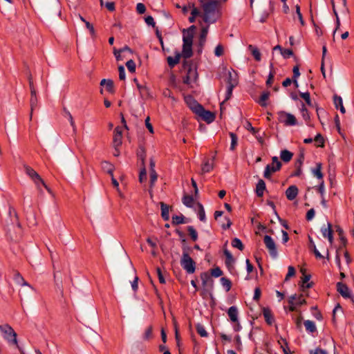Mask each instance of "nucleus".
Instances as JSON below:
<instances>
[{
    "mask_svg": "<svg viewBox=\"0 0 354 354\" xmlns=\"http://www.w3.org/2000/svg\"><path fill=\"white\" fill-rule=\"evenodd\" d=\"M333 101L336 109H339V107L343 106L342 98L340 96L335 95L333 97Z\"/></svg>",
    "mask_w": 354,
    "mask_h": 354,
    "instance_id": "56",
    "label": "nucleus"
},
{
    "mask_svg": "<svg viewBox=\"0 0 354 354\" xmlns=\"http://www.w3.org/2000/svg\"><path fill=\"white\" fill-rule=\"evenodd\" d=\"M13 279L15 280V283H17L18 285L27 286L31 288L30 284L25 281L22 275L17 270L14 271Z\"/></svg>",
    "mask_w": 354,
    "mask_h": 354,
    "instance_id": "17",
    "label": "nucleus"
},
{
    "mask_svg": "<svg viewBox=\"0 0 354 354\" xmlns=\"http://www.w3.org/2000/svg\"><path fill=\"white\" fill-rule=\"evenodd\" d=\"M181 55L180 53H177L174 57H168L167 58V61L168 63V65L170 68L174 67L177 64H178L180 61Z\"/></svg>",
    "mask_w": 354,
    "mask_h": 354,
    "instance_id": "25",
    "label": "nucleus"
},
{
    "mask_svg": "<svg viewBox=\"0 0 354 354\" xmlns=\"http://www.w3.org/2000/svg\"><path fill=\"white\" fill-rule=\"evenodd\" d=\"M211 274L214 277H219L223 275V271L221 270L219 267H216L210 270Z\"/></svg>",
    "mask_w": 354,
    "mask_h": 354,
    "instance_id": "50",
    "label": "nucleus"
},
{
    "mask_svg": "<svg viewBox=\"0 0 354 354\" xmlns=\"http://www.w3.org/2000/svg\"><path fill=\"white\" fill-rule=\"evenodd\" d=\"M157 179H158V174L156 172L150 173L149 193H150V196L151 198L153 197V195L152 194V192H153L152 188H153L155 183L156 182Z\"/></svg>",
    "mask_w": 354,
    "mask_h": 354,
    "instance_id": "33",
    "label": "nucleus"
},
{
    "mask_svg": "<svg viewBox=\"0 0 354 354\" xmlns=\"http://www.w3.org/2000/svg\"><path fill=\"white\" fill-rule=\"evenodd\" d=\"M293 156V153L288 150L284 149L281 151L280 157L281 160L285 162L290 161Z\"/></svg>",
    "mask_w": 354,
    "mask_h": 354,
    "instance_id": "27",
    "label": "nucleus"
},
{
    "mask_svg": "<svg viewBox=\"0 0 354 354\" xmlns=\"http://www.w3.org/2000/svg\"><path fill=\"white\" fill-rule=\"evenodd\" d=\"M321 232L322 233V235L324 238H328L329 232H330V234H333V230L332 228V224L330 223H327V227H322L321 229Z\"/></svg>",
    "mask_w": 354,
    "mask_h": 354,
    "instance_id": "38",
    "label": "nucleus"
},
{
    "mask_svg": "<svg viewBox=\"0 0 354 354\" xmlns=\"http://www.w3.org/2000/svg\"><path fill=\"white\" fill-rule=\"evenodd\" d=\"M200 277L203 287L207 286L208 281H210V287L211 288H213V280L211 279V276L207 272H201Z\"/></svg>",
    "mask_w": 354,
    "mask_h": 354,
    "instance_id": "20",
    "label": "nucleus"
},
{
    "mask_svg": "<svg viewBox=\"0 0 354 354\" xmlns=\"http://www.w3.org/2000/svg\"><path fill=\"white\" fill-rule=\"evenodd\" d=\"M295 272H296V271H295V268L292 266H290L288 267V273L285 277V281H288V280H289V279L290 277L295 276Z\"/></svg>",
    "mask_w": 354,
    "mask_h": 354,
    "instance_id": "57",
    "label": "nucleus"
},
{
    "mask_svg": "<svg viewBox=\"0 0 354 354\" xmlns=\"http://www.w3.org/2000/svg\"><path fill=\"white\" fill-rule=\"evenodd\" d=\"M220 281L222 286L225 288L226 292L230 290L232 284V281L226 277H221Z\"/></svg>",
    "mask_w": 354,
    "mask_h": 354,
    "instance_id": "36",
    "label": "nucleus"
},
{
    "mask_svg": "<svg viewBox=\"0 0 354 354\" xmlns=\"http://www.w3.org/2000/svg\"><path fill=\"white\" fill-rule=\"evenodd\" d=\"M160 208H161V216L162 219L165 221H167L169 220V209L171 208V206L163 203L160 202Z\"/></svg>",
    "mask_w": 354,
    "mask_h": 354,
    "instance_id": "15",
    "label": "nucleus"
},
{
    "mask_svg": "<svg viewBox=\"0 0 354 354\" xmlns=\"http://www.w3.org/2000/svg\"><path fill=\"white\" fill-rule=\"evenodd\" d=\"M30 111H31L30 118L31 119L32 115V111L37 107V104H38L37 97H30Z\"/></svg>",
    "mask_w": 354,
    "mask_h": 354,
    "instance_id": "45",
    "label": "nucleus"
},
{
    "mask_svg": "<svg viewBox=\"0 0 354 354\" xmlns=\"http://www.w3.org/2000/svg\"><path fill=\"white\" fill-rule=\"evenodd\" d=\"M174 329H175V339L176 341V346L178 348V349L180 347V336L178 332V328L176 323H174Z\"/></svg>",
    "mask_w": 354,
    "mask_h": 354,
    "instance_id": "49",
    "label": "nucleus"
},
{
    "mask_svg": "<svg viewBox=\"0 0 354 354\" xmlns=\"http://www.w3.org/2000/svg\"><path fill=\"white\" fill-rule=\"evenodd\" d=\"M270 93L269 91H264L261 93L258 103L263 107L267 106L268 104L266 101L268 100Z\"/></svg>",
    "mask_w": 354,
    "mask_h": 354,
    "instance_id": "28",
    "label": "nucleus"
},
{
    "mask_svg": "<svg viewBox=\"0 0 354 354\" xmlns=\"http://www.w3.org/2000/svg\"><path fill=\"white\" fill-rule=\"evenodd\" d=\"M261 291L260 288L259 287H257L254 289V296H253V299L254 301H259L260 297H261Z\"/></svg>",
    "mask_w": 354,
    "mask_h": 354,
    "instance_id": "64",
    "label": "nucleus"
},
{
    "mask_svg": "<svg viewBox=\"0 0 354 354\" xmlns=\"http://www.w3.org/2000/svg\"><path fill=\"white\" fill-rule=\"evenodd\" d=\"M314 140L317 143L318 147H324V140L321 134L318 133Z\"/></svg>",
    "mask_w": 354,
    "mask_h": 354,
    "instance_id": "58",
    "label": "nucleus"
},
{
    "mask_svg": "<svg viewBox=\"0 0 354 354\" xmlns=\"http://www.w3.org/2000/svg\"><path fill=\"white\" fill-rule=\"evenodd\" d=\"M235 85L232 82L231 80V74L230 73V77L227 80V90L225 92V97L224 102H226L230 99L232 95V91L234 88Z\"/></svg>",
    "mask_w": 354,
    "mask_h": 354,
    "instance_id": "19",
    "label": "nucleus"
},
{
    "mask_svg": "<svg viewBox=\"0 0 354 354\" xmlns=\"http://www.w3.org/2000/svg\"><path fill=\"white\" fill-rule=\"evenodd\" d=\"M293 76H292V81L293 83H297V79L299 77L300 73H299V66L296 65L293 67Z\"/></svg>",
    "mask_w": 354,
    "mask_h": 354,
    "instance_id": "55",
    "label": "nucleus"
},
{
    "mask_svg": "<svg viewBox=\"0 0 354 354\" xmlns=\"http://www.w3.org/2000/svg\"><path fill=\"white\" fill-rule=\"evenodd\" d=\"M185 217L183 215L178 216L175 215L172 216V224L174 225H177L180 224L185 223Z\"/></svg>",
    "mask_w": 354,
    "mask_h": 354,
    "instance_id": "43",
    "label": "nucleus"
},
{
    "mask_svg": "<svg viewBox=\"0 0 354 354\" xmlns=\"http://www.w3.org/2000/svg\"><path fill=\"white\" fill-rule=\"evenodd\" d=\"M136 10L139 14H143L146 11L145 6L142 3H138L136 6Z\"/></svg>",
    "mask_w": 354,
    "mask_h": 354,
    "instance_id": "63",
    "label": "nucleus"
},
{
    "mask_svg": "<svg viewBox=\"0 0 354 354\" xmlns=\"http://www.w3.org/2000/svg\"><path fill=\"white\" fill-rule=\"evenodd\" d=\"M232 246L242 251L244 249V245L239 238H234L232 240Z\"/></svg>",
    "mask_w": 354,
    "mask_h": 354,
    "instance_id": "39",
    "label": "nucleus"
},
{
    "mask_svg": "<svg viewBox=\"0 0 354 354\" xmlns=\"http://www.w3.org/2000/svg\"><path fill=\"white\" fill-rule=\"evenodd\" d=\"M281 167V162L279 160L277 156L272 158V164L267 165L264 172L263 177L266 179H270L273 173L279 171Z\"/></svg>",
    "mask_w": 354,
    "mask_h": 354,
    "instance_id": "5",
    "label": "nucleus"
},
{
    "mask_svg": "<svg viewBox=\"0 0 354 354\" xmlns=\"http://www.w3.org/2000/svg\"><path fill=\"white\" fill-rule=\"evenodd\" d=\"M223 253L224 255L225 256V266L229 270H230L231 268H233L232 264L234 263L235 259H234L232 254L228 250L225 249L223 250Z\"/></svg>",
    "mask_w": 354,
    "mask_h": 354,
    "instance_id": "16",
    "label": "nucleus"
},
{
    "mask_svg": "<svg viewBox=\"0 0 354 354\" xmlns=\"http://www.w3.org/2000/svg\"><path fill=\"white\" fill-rule=\"evenodd\" d=\"M187 75L192 80L193 82L196 81L198 77V73L195 68H193L191 66H189Z\"/></svg>",
    "mask_w": 354,
    "mask_h": 354,
    "instance_id": "42",
    "label": "nucleus"
},
{
    "mask_svg": "<svg viewBox=\"0 0 354 354\" xmlns=\"http://www.w3.org/2000/svg\"><path fill=\"white\" fill-rule=\"evenodd\" d=\"M298 194V188L296 185L290 186L286 191L287 199H295Z\"/></svg>",
    "mask_w": 354,
    "mask_h": 354,
    "instance_id": "18",
    "label": "nucleus"
},
{
    "mask_svg": "<svg viewBox=\"0 0 354 354\" xmlns=\"http://www.w3.org/2000/svg\"><path fill=\"white\" fill-rule=\"evenodd\" d=\"M262 313L267 324L271 326L274 322V318L270 308L268 307H263Z\"/></svg>",
    "mask_w": 354,
    "mask_h": 354,
    "instance_id": "12",
    "label": "nucleus"
},
{
    "mask_svg": "<svg viewBox=\"0 0 354 354\" xmlns=\"http://www.w3.org/2000/svg\"><path fill=\"white\" fill-rule=\"evenodd\" d=\"M300 97H302L308 106H312L311 99L309 92L300 93Z\"/></svg>",
    "mask_w": 354,
    "mask_h": 354,
    "instance_id": "51",
    "label": "nucleus"
},
{
    "mask_svg": "<svg viewBox=\"0 0 354 354\" xmlns=\"http://www.w3.org/2000/svg\"><path fill=\"white\" fill-rule=\"evenodd\" d=\"M152 331H153V327H152V326H149L146 329V330L144 333L143 339L145 340H149V339H151L153 337Z\"/></svg>",
    "mask_w": 354,
    "mask_h": 354,
    "instance_id": "48",
    "label": "nucleus"
},
{
    "mask_svg": "<svg viewBox=\"0 0 354 354\" xmlns=\"http://www.w3.org/2000/svg\"><path fill=\"white\" fill-rule=\"evenodd\" d=\"M208 28L209 26H207L206 27H203L201 29L199 38V43L201 46L203 45L206 41V37L208 33Z\"/></svg>",
    "mask_w": 354,
    "mask_h": 354,
    "instance_id": "35",
    "label": "nucleus"
},
{
    "mask_svg": "<svg viewBox=\"0 0 354 354\" xmlns=\"http://www.w3.org/2000/svg\"><path fill=\"white\" fill-rule=\"evenodd\" d=\"M196 330L197 333L200 335L201 337H207L208 333H207L204 326L201 324L198 323L196 325Z\"/></svg>",
    "mask_w": 354,
    "mask_h": 354,
    "instance_id": "41",
    "label": "nucleus"
},
{
    "mask_svg": "<svg viewBox=\"0 0 354 354\" xmlns=\"http://www.w3.org/2000/svg\"><path fill=\"white\" fill-rule=\"evenodd\" d=\"M194 113L200 116L204 121L211 123L215 120V115L210 111L205 110L204 107L196 101L193 102L190 106Z\"/></svg>",
    "mask_w": 354,
    "mask_h": 354,
    "instance_id": "3",
    "label": "nucleus"
},
{
    "mask_svg": "<svg viewBox=\"0 0 354 354\" xmlns=\"http://www.w3.org/2000/svg\"><path fill=\"white\" fill-rule=\"evenodd\" d=\"M263 242L266 245V248L268 250L270 255L275 259L278 256L277 249L273 239L269 236L266 235L263 238Z\"/></svg>",
    "mask_w": 354,
    "mask_h": 354,
    "instance_id": "10",
    "label": "nucleus"
},
{
    "mask_svg": "<svg viewBox=\"0 0 354 354\" xmlns=\"http://www.w3.org/2000/svg\"><path fill=\"white\" fill-rule=\"evenodd\" d=\"M229 135L231 138L230 150L234 151L238 143V138L237 136L233 132H230Z\"/></svg>",
    "mask_w": 354,
    "mask_h": 354,
    "instance_id": "40",
    "label": "nucleus"
},
{
    "mask_svg": "<svg viewBox=\"0 0 354 354\" xmlns=\"http://www.w3.org/2000/svg\"><path fill=\"white\" fill-rule=\"evenodd\" d=\"M183 50L181 55L185 58H189L193 55L192 51V44L193 39H191V37H183Z\"/></svg>",
    "mask_w": 354,
    "mask_h": 354,
    "instance_id": "9",
    "label": "nucleus"
},
{
    "mask_svg": "<svg viewBox=\"0 0 354 354\" xmlns=\"http://www.w3.org/2000/svg\"><path fill=\"white\" fill-rule=\"evenodd\" d=\"M337 290L344 298H349L353 301V295L346 284L338 282L337 283Z\"/></svg>",
    "mask_w": 354,
    "mask_h": 354,
    "instance_id": "11",
    "label": "nucleus"
},
{
    "mask_svg": "<svg viewBox=\"0 0 354 354\" xmlns=\"http://www.w3.org/2000/svg\"><path fill=\"white\" fill-rule=\"evenodd\" d=\"M203 8V20L207 24L215 23L221 17L218 0H201Z\"/></svg>",
    "mask_w": 354,
    "mask_h": 354,
    "instance_id": "1",
    "label": "nucleus"
},
{
    "mask_svg": "<svg viewBox=\"0 0 354 354\" xmlns=\"http://www.w3.org/2000/svg\"><path fill=\"white\" fill-rule=\"evenodd\" d=\"M63 111H64V117L67 118L70 122V124L71 125V127H73V131H75V129H76V126H75V121L73 120V118L71 115V113H70V111L66 109V108H64L63 109Z\"/></svg>",
    "mask_w": 354,
    "mask_h": 354,
    "instance_id": "34",
    "label": "nucleus"
},
{
    "mask_svg": "<svg viewBox=\"0 0 354 354\" xmlns=\"http://www.w3.org/2000/svg\"><path fill=\"white\" fill-rule=\"evenodd\" d=\"M322 165L320 162L316 163V166L315 168L312 169V172L315 176H316L318 179L323 178V174L322 172Z\"/></svg>",
    "mask_w": 354,
    "mask_h": 354,
    "instance_id": "29",
    "label": "nucleus"
},
{
    "mask_svg": "<svg viewBox=\"0 0 354 354\" xmlns=\"http://www.w3.org/2000/svg\"><path fill=\"white\" fill-rule=\"evenodd\" d=\"M227 313V315H228L231 322H238L239 311H238V308L236 306H230L228 308Z\"/></svg>",
    "mask_w": 354,
    "mask_h": 354,
    "instance_id": "13",
    "label": "nucleus"
},
{
    "mask_svg": "<svg viewBox=\"0 0 354 354\" xmlns=\"http://www.w3.org/2000/svg\"><path fill=\"white\" fill-rule=\"evenodd\" d=\"M335 230L339 237L342 247H346L347 244V239L344 235L343 229L339 225H335Z\"/></svg>",
    "mask_w": 354,
    "mask_h": 354,
    "instance_id": "22",
    "label": "nucleus"
},
{
    "mask_svg": "<svg viewBox=\"0 0 354 354\" xmlns=\"http://www.w3.org/2000/svg\"><path fill=\"white\" fill-rule=\"evenodd\" d=\"M304 324L306 330L308 332L313 333L317 331V328H316V326H315V324L314 323V322L310 321V320H306V321H304Z\"/></svg>",
    "mask_w": 354,
    "mask_h": 354,
    "instance_id": "30",
    "label": "nucleus"
},
{
    "mask_svg": "<svg viewBox=\"0 0 354 354\" xmlns=\"http://www.w3.org/2000/svg\"><path fill=\"white\" fill-rule=\"evenodd\" d=\"M223 54V47L221 44L217 45L214 50V55L217 57H221Z\"/></svg>",
    "mask_w": 354,
    "mask_h": 354,
    "instance_id": "60",
    "label": "nucleus"
},
{
    "mask_svg": "<svg viewBox=\"0 0 354 354\" xmlns=\"http://www.w3.org/2000/svg\"><path fill=\"white\" fill-rule=\"evenodd\" d=\"M248 48L249 50H250L251 53L254 57V59L258 62L260 61L261 59V55L259 49L256 46H254L252 45H249Z\"/></svg>",
    "mask_w": 354,
    "mask_h": 354,
    "instance_id": "32",
    "label": "nucleus"
},
{
    "mask_svg": "<svg viewBox=\"0 0 354 354\" xmlns=\"http://www.w3.org/2000/svg\"><path fill=\"white\" fill-rule=\"evenodd\" d=\"M126 66L127 67L129 72L134 73L136 71V63L133 59L127 61L126 63Z\"/></svg>",
    "mask_w": 354,
    "mask_h": 354,
    "instance_id": "54",
    "label": "nucleus"
},
{
    "mask_svg": "<svg viewBox=\"0 0 354 354\" xmlns=\"http://www.w3.org/2000/svg\"><path fill=\"white\" fill-rule=\"evenodd\" d=\"M195 29L196 26L192 25L187 30H184L183 37H191V39H193Z\"/></svg>",
    "mask_w": 354,
    "mask_h": 354,
    "instance_id": "46",
    "label": "nucleus"
},
{
    "mask_svg": "<svg viewBox=\"0 0 354 354\" xmlns=\"http://www.w3.org/2000/svg\"><path fill=\"white\" fill-rule=\"evenodd\" d=\"M180 266L187 274H194L196 269V263L190 256L185 254L180 258Z\"/></svg>",
    "mask_w": 354,
    "mask_h": 354,
    "instance_id": "6",
    "label": "nucleus"
},
{
    "mask_svg": "<svg viewBox=\"0 0 354 354\" xmlns=\"http://www.w3.org/2000/svg\"><path fill=\"white\" fill-rule=\"evenodd\" d=\"M270 71L268 80L266 81V85L268 86H271V84H272L273 79H274V74H275L274 71H273L274 66H273L272 63H270Z\"/></svg>",
    "mask_w": 354,
    "mask_h": 354,
    "instance_id": "44",
    "label": "nucleus"
},
{
    "mask_svg": "<svg viewBox=\"0 0 354 354\" xmlns=\"http://www.w3.org/2000/svg\"><path fill=\"white\" fill-rule=\"evenodd\" d=\"M156 272H157V274H158V280H159V282L162 284H164L165 283V277L162 273V270L161 269L158 267L156 268Z\"/></svg>",
    "mask_w": 354,
    "mask_h": 354,
    "instance_id": "61",
    "label": "nucleus"
},
{
    "mask_svg": "<svg viewBox=\"0 0 354 354\" xmlns=\"http://www.w3.org/2000/svg\"><path fill=\"white\" fill-rule=\"evenodd\" d=\"M301 113L303 118L306 121L308 122L310 120V115L308 113V109L305 106L304 104L302 103L301 108Z\"/></svg>",
    "mask_w": 354,
    "mask_h": 354,
    "instance_id": "47",
    "label": "nucleus"
},
{
    "mask_svg": "<svg viewBox=\"0 0 354 354\" xmlns=\"http://www.w3.org/2000/svg\"><path fill=\"white\" fill-rule=\"evenodd\" d=\"M101 167L105 172L108 173L111 176L113 175L114 167L109 162L102 161L101 162Z\"/></svg>",
    "mask_w": 354,
    "mask_h": 354,
    "instance_id": "24",
    "label": "nucleus"
},
{
    "mask_svg": "<svg viewBox=\"0 0 354 354\" xmlns=\"http://www.w3.org/2000/svg\"><path fill=\"white\" fill-rule=\"evenodd\" d=\"M315 211L313 208H311L310 209L307 213H306V221H311L314 216H315Z\"/></svg>",
    "mask_w": 354,
    "mask_h": 354,
    "instance_id": "59",
    "label": "nucleus"
},
{
    "mask_svg": "<svg viewBox=\"0 0 354 354\" xmlns=\"http://www.w3.org/2000/svg\"><path fill=\"white\" fill-rule=\"evenodd\" d=\"M215 158V156L212 157V159L210 160L209 159H207L204 161V162L202 165L201 169L203 173H207L209 172L211 170L213 169V162Z\"/></svg>",
    "mask_w": 354,
    "mask_h": 354,
    "instance_id": "21",
    "label": "nucleus"
},
{
    "mask_svg": "<svg viewBox=\"0 0 354 354\" xmlns=\"http://www.w3.org/2000/svg\"><path fill=\"white\" fill-rule=\"evenodd\" d=\"M147 180V170L145 167H142L139 174V181L143 183Z\"/></svg>",
    "mask_w": 354,
    "mask_h": 354,
    "instance_id": "52",
    "label": "nucleus"
},
{
    "mask_svg": "<svg viewBox=\"0 0 354 354\" xmlns=\"http://www.w3.org/2000/svg\"><path fill=\"white\" fill-rule=\"evenodd\" d=\"M187 232L190 236L191 239L193 241H196L198 239V232L196 229L193 226L189 225L187 227Z\"/></svg>",
    "mask_w": 354,
    "mask_h": 354,
    "instance_id": "37",
    "label": "nucleus"
},
{
    "mask_svg": "<svg viewBox=\"0 0 354 354\" xmlns=\"http://www.w3.org/2000/svg\"><path fill=\"white\" fill-rule=\"evenodd\" d=\"M101 86H105L106 89L109 93H113V82L111 80L103 79L100 82Z\"/></svg>",
    "mask_w": 354,
    "mask_h": 354,
    "instance_id": "26",
    "label": "nucleus"
},
{
    "mask_svg": "<svg viewBox=\"0 0 354 354\" xmlns=\"http://www.w3.org/2000/svg\"><path fill=\"white\" fill-rule=\"evenodd\" d=\"M281 54L284 58H288L290 56L293 55V52L291 49H282Z\"/></svg>",
    "mask_w": 354,
    "mask_h": 354,
    "instance_id": "62",
    "label": "nucleus"
},
{
    "mask_svg": "<svg viewBox=\"0 0 354 354\" xmlns=\"http://www.w3.org/2000/svg\"><path fill=\"white\" fill-rule=\"evenodd\" d=\"M0 330L2 333L4 339H6L10 344L16 345L22 353V351L17 343V333L14 329L9 324H6L0 325Z\"/></svg>",
    "mask_w": 354,
    "mask_h": 354,
    "instance_id": "4",
    "label": "nucleus"
},
{
    "mask_svg": "<svg viewBox=\"0 0 354 354\" xmlns=\"http://www.w3.org/2000/svg\"><path fill=\"white\" fill-rule=\"evenodd\" d=\"M24 167L25 173L32 180L37 188L40 192H43L44 188L49 194L50 197H55V195L54 194L51 189L45 183V182L41 178L40 175L34 169H32L28 165H24Z\"/></svg>",
    "mask_w": 354,
    "mask_h": 354,
    "instance_id": "2",
    "label": "nucleus"
},
{
    "mask_svg": "<svg viewBox=\"0 0 354 354\" xmlns=\"http://www.w3.org/2000/svg\"><path fill=\"white\" fill-rule=\"evenodd\" d=\"M278 120L286 126H295L297 124V119L294 115L280 111L277 113Z\"/></svg>",
    "mask_w": 354,
    "mask_h": 354,
    "instance_id": "7",
    "label": "nucleus"
},
{
    "mask_svg": "<svg viewBox=\"0 0 354 354\" xmlns=\"http://www.w3.org/2000/svg\"><path fill=\"white\" fill-rule=\"evenodd\" d=\"M266 189V183L262 180L260 179L256 186V194L258 197H262L263 195V192Z\"/></svg>",
    "mask_w": 354,
    "mask_h": 354,
    "instance_id": "23",
    "label": "nucleus"
},
{
    "mask_svg": "<svg viewBox=\"0 0 354 354\" xmlns=\"http://www.w3.org/2000/svg\"><path fill=\"white\" fill-rule=\"evenodd\" d=\"M122 130L120 127H115L113 135V143L115 146H120L122 144Z\"/></svg>",
    "mask_w": 354,
    "mask_h": 354,
    "instance_id": "14",
    "label": "nucleus"
},
{
    "mask_svg": "<svg viewBox=\"0 0 354 354\" xmlns=\"http://www.w3.org/2000/svg\"><path fill=\"white\" fill-rule=\"evenodd\" d=\"M183 245H182V250H183V254H182V256H184L185 254H186L187 256H190L189 255V253L192 252V248H190L189 246H188L186 243H182Z\"/></svg>",
    "mask_w": 354,
    "mask_h": 354,
    "instance_id": "53",
    "label": "nucleus"
},
{
    "mask_svg": "<svg viewBox=\"0 0 354 354\" xmlns=\"http://www.w3.org/2000/svg\"><path fill=\"white\" fill-rule=\"evenodd\" d=\"M184 205L187 207H198V216L201 221L205 222L206 220L205 212L203 205L198 201H183Z\"/></svg>",
    "mask_w": 354,
    "mask_h": 354,
    "instance_id": "8",
    "label": "nucleus"
},
{
    "mask_svg": "<svg viewBox=\"0 0 354 354\" xmlns=\"http://www.w3.org/2000/svg\"><path fill=\"white\" fill-rule=\"evenodd\" d=\"M137 156L138 160L141 162L142 167H145L146 151L144 147L139 148L137 152Z\"/></svg>",
    "mask_w": 354,
    "mask_h": 354,
    "instance_id": "31",
    "label": "nucleus"
}]
</instances>
